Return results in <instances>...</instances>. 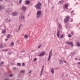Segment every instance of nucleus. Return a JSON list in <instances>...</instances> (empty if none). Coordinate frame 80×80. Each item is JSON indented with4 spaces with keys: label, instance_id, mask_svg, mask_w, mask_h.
<instances>
[{
    "label": "nucleus",
    "instance_id": "a18cd8bd",
    "mask_svg": "<svg viewBox=\"0 0 80 80\" xmlns=\"http://www.w3.org/2000/svg\"><path fill=\"white\" fill-rule=\"evenodd\" d=\"M74 12V11H71V13H73Z\"/></svg>",
    "mask_w": 80,
    "mask_h": 80
},
{
    "label": "nucleus",
    "instance_id": "e433bc0d",
    "mask_svg": "<svg viewBox=\"0 0 80 80\" xmlns=\"http://www.w3.org/2000/svg\"><path fill=\"white\" fill-rule=\"evenodd\" d=\"M22 0H20L19 2V3H22Z\"/></svg>",
    "mask_w": 80,
    "mask_h": 80
},
{
    "label": "nucleus",
    "instance_id": "a211bd4d",
    "mask_svg": "<svg viewBox=\"0 0 80 80\" xmlns=\"http://www.w3.org/2000/svg\"><path fill=\"white\" fill-rule=\"evenodd\" d=\"M22 27V24H20V25L19 26L18 28V30L19 31L20 30V27Z\"/></svg>",
    "mask_w": 80,
    "mask_h": 80
},
{
    "label": "nucleus",
    "instance_id": "864d4df0",
    "mask_svg": "<svg viewBox=\"0 0 80 80\" xmlns=\"http://www.w3.org/2000/svg\"><path fill=\"white\" fill-rule=\"evenodd\" d=\"M77 58H75V59L76 60H77Z\"/></svg>",
    "mask_w": 80,
    "mask_h": 80
},
{
    "label": "nucleus",
    "instance_id": "5fc2aeb1",
    "mask_svg": "<svg viewBox=\"0 0 80 80\" xmlns=\"http://www.w3.org/2000/svg\"><path fill=\"white\" fill-rule=\"evenodd\" d=\"M3 0H0V2H3Z\"/></svg>",
    "mask_w": 80,
    "mask_h": 80
},
{
    "label": "nucleus",
    "instance_id": "79ce46f5",
    "mask_svg": "<svg viewBox=\"0 0 80 80\" xmlns=\"http://www.w3.org/2000/svg\"><path fill=\"white\" fill-rule=\"evenodd\" d=\"M8 22H11V20L10 19H9L8 20Z\"/></svg>",
    "mask_w": 80,
    "mask_h": 80
},
{
    "label": "nucleus",
    "instance_id": "c756f323",
    "mask_svg": "<svg viewBox=\"0 0 80 80\" xmlns=\"http://www.w3.org/2000/svg\"><path fill=\"white\" fill-rule=\"evenodd\" d=\"M59 3H60V4H62L63 3V1H61L59 2Z\"/></svg>",
    "mask_w": 80,
    "mask_h": 80
},
{
    "label": "nucleus",
    "instance_id": "2eb2a0df",
    "mask_svg": "<svg viewBox=\"0 0 80 80\" xmlns=\"http://www.w3.org/2000/svg\"><path fill=\"white\" fill-rule=\"evenodd\" d=\"M43 68L41 69V71L40 72V77H41L42 75V73H43Z\"/></svg>",
    "mask_w": 80,
    "mask_h": 80
},
{
    "label": "nucleus",
    "instance_id": "393cba45",
    "mask_svg": "<svg viewBox=\"0 0 80 80\" xmlns=\"http://www.w3.org/2000/svg\"><path fill=\"white\" fill-rule=\"evenodd\" d=\"M18 66H19V67L21 66V63H17Z\"/></svg>",
    "mask_w": 80,
    "mask_h": 80
},
{
    "label": "nucleus",
    "instance_id": "4c0bfd02",
    "mask_svg": "<svg viewBox=\"0 0 80 80\" xmlns=\"http://www.w3.org/2000/svg\"><path fill=\"white\" fill-rule=\"evenodd\" d=\"M25 52V50H23L22 51H21V53H23V52Z\"/></svg>",
    "mask_w": 80,
    "mask_h": 80
},
{
    "label": "nucleus",
    "instance_id": "58836bf2",
    "mask_svg": "<svg viewBox=\"0 0 80 80\" xmlns=\"http://www.w3.org/2000/svg\"><path fill=\"white\" fill-rule=\"evenodd\" d=\"M22 66H25V63H22Z\"/></svg>",
    "mask_w": 80,
    "mask_h": 80
},
{
    "label": "nucleus",
    "instance_id": "72a5a7b5",
    "mask_svg": "<svg viewBox=\"0 0 80 80\" xmlns=\"http://www.w3.org/2000/svg\"><path fill=\"white\" fill-rule=\"evenodd\" d=\"M9 76L10 77H13V74H10L9 75Z\"/></svg>",
    "mask_w": 80,
    "mask_h": 80
},
{
    "label": "nucleus",
    "instance_id": "9d476101",
    "mask_svg": "<svg viewBox=\"0 0 80 80\" xmlns=\"http://www.w3.org/2000/svg\"><path fill=\"white\" fill-rule=\"evenodd\" d=\"M25 3L26 5H28L30 3V2L29 1H27L25 2Z\"/></svg>",
    "mask_w": 80,
    "mask_h": 80
},
{
    "label": "nucleus",
    "instance_id": "bf43d9fd",
    "mask_svg": "<svg viewBox=\"0 0 80 80\" xmlns=\"http://www.w3.org/2000/svg\"><path fill=\"white\" fill-rule=\"evenodd\" d=\"M29 14H28V17H29Z\"/></svg>",
    "mask_w": 80,
    "mask_h": 80
},
{
    "label": "nucleus",
    "instance_id": "c9c22d12",
    "mask_svg": "<svg viewBox=\"0 0 80 80\" xmlns=\"http://www.w3.org/2000/svg\"><path fill=\"white\" fill-rule=\"evenodd\" d=\"M41 46H42V44L40 45L38 47V48H40L41 47Z\"/></svg>",
    "mask_w": 80,
    "mask_h": 80
},
{
    "label": "nucleus",
    "instance_id": "6e6552de",
    "mask_svg": "<svg viewBox=\"0 0 80 80\" xmlns=\"http://www.w3.org/2000/svg\"><path fill=\"white\" fill-rule=\"evenodd\" d=\"M69 6V4L68 3H67L66 4H65L64 5V8H65L66 9L68 7V6Z\"/></svg>",
    "mask_w": 80,
    "mask_h": 80
},
{
    "label": "nucleus",
    "instance_id": "7c9ffc66",
    "mask_svg": "<svg viewBox=\"0 0 80 80\" xmlns=\"http://www.w3.org/2000/svg\"><path fill=\"white\" fill-rule=\"evenodd\" d=\"M10 37V35L9 34H8L7 36V38H9Z\"/></svg>",
    "mask_w": 80,
    "mask_h": 80
},
{
    "label": "nucleus",
    "instance_id": "8fccbe9b",
    "mask_svg": "<svg viewBox=\"0 0 80 80\" xmlns=\"http://www.w3.org/2000/svg\"><path fill=\"white\" fill-rule=\"evenodd\" d=\"M44 67V65H42V68L43 69V68Z\"/></svg>",
    "mask_w": 80,
    "mask_h": 80
},
{
    "label": "nucleus",
    "instance_id": "052dcab7",
    "mask_svg": "<svg viewBox=\"0 0 80 80\" xmlns=\"http://www.w3.org/2000/svg\"><path fill=\"white\" fill-rule=\"evenodd\" d=\"M17 32H18V31H17Z\"/></svg>",
    "mask_w": 80,
    "mask_h": 80
},
{
    "label": "nucleus",
    "instance_id": "13d9d810",
    "mask_svg": "<svg viewBox=\"0 0 80 80\" xmlns=\"http://www.w3.org/2000/svg\"><path fill=\"white\" fill-rule=\"evenodd\" d=\"M67 8V10H68V8Z\"/></svg>",
    "mask_w": 80,
    "mask_h": 80
},
{
    "label": "nucleus",
    "instance_id": "bb28decb",
    "mask_svg": "<svg viewBox=\"0 0 80 80\" xmlns=\"http://www.w3.org/2000/svg\"><path fill=\"white\" fill-rule=\"evenodd\" d=\"M24 37L26 38H28V35H25L24 36Z\"/></svg>",
    "mask_w": 80,
    "mask_h": 80
},
{
    "label": "nucleus",
    "instance_id": "0eeeda50",
    "mask_svg": "<svg viewBox=\"0 0 80 80\" xmlns=\"http://www.w3.org/2000/svg\"><path fill=\"white\" fill-rule=\"evenodd\" d=\"M66 43H67L68 45H71L72 47H73V43L72 42H66Z\"/></svg>",
    "mask_w": 80,
    "mask_h": 80
},
{
    "label": "nucleus",
    "instance_id": "6ab92c4d",
    "mask_svg": "<svg viewBox=\"0 0 80 80\" xmlns=\"http://www.w3.org/2000/svg\"><path fill=\"white\" fill-rule=\"evenodd\" d=\"M59 63L60 64H61V63H63V61H62V60L61 59L59 60Z\"/></svg>",
    "mask_w": 80,
    "mask_h": 80
},
{
    "label": "nucleus",
    "instance_id": "2f4dec72",
    "mask_svg": "<svg viewBox=\"0 0 80 80\" xmlns=\"http://www.w3.org/2000/svg\"><path fill=\"white\" fill-rule=\"evenodd\" d=\"M37 58H35L34 59H33V60L34 61H37Z\"/></svg>",
    "mask_w": 80,
    "mask_h": 80
},
{
    "label": "nucleus",
    "instance_id": "f03ea898",
    "mask_svg": "<svg viewBox=\"0 0 80 80\" xmlns=\"http://www.w3.org/2000/svg\"><path fill=\"white\" fill-rule=\"evenodd\" d=\"M36 15L37 18H40V17H41V15H42V11L41 10H39L38 11L36 14Z\"/></svg>",
    "mask_w": 80,
    "mask_h": 80
},
{
    "label": "nucleus",
    "instance_id": "49530a36",
    "mask_svg": "<svg viewBox=\"0 0 80 80\" xmlns=\"http://www.w3.org/2000/svg\"><path fill=\"white\" fill-rule=\"evenodd\" d=\"M5 21L7 22V21H8V19L7 18L5 20Z\"/></svg>",
    "mask_w": 80,
    "mask_h": 80
},
{
    "label": "nucleus",
    "instance_id": "c85d7f7f",
    "mask_svg": "<svg viewBox=\"0 0 80 80\" xmlns=\"http://www.w3.org/2000/svg\"><path fill=\"white\" fill-rule=\"evenodd\" d=\"M3 63H4L3 62H2L1 63H0V66L2 65V64H3Z\"/></svg>",
    "mask_w": 80,
    "mask_h": 80
},
{
    "label": "nucleus",
    "instance_id": "7ed1b4c3",
    "mask_svg": "<svg viewBox=\"0 0 80 80\" xmlns=\"http://www.w3.org/2000/svg\"><path fill=\"white\" fill-rule=\"evenodd\" d=\"M70 18V17L69 16H66L65 17V18L64 19V23H67L68 21H69V20Z\"/></svg>",
    "mask_w": 80,
    "mask_h": 80
},
{
    "label": "nucleus",
    "instance_id": "a878e982",
    "mask_svg": "<svg viewBox=\"0 0 80 80\" xmlns=\"http://www.w3.org/2000/svg\"><path fill=\"white\" fill-rule=\"evenodd\" d=\"M13 45H14V43L11 42V46H13Z\"/></svg>",
    "mask_w": 80,
    "mask_h": 80
},
{
    "label": "nucleus",
    "instance_id": "39448f33",
    "mask_svg": "<svg viewBox=\"0 0 80 80\" xmlns=\"http://www.w3.org/2000/svg\"><path fill=\"white\" fill-rule=\"evenodd\" d=\"M46 52L44 51L42 52L41 53L39 54L38 56V57H43L45 55Z\"/></svg>",
    "mask_w": 80,
    "mask_h": 80
},
{
    "label": "nucleus",
    "instance_id": "9b49d317",
    "mask_svg": "<svg viewBox=\"0 0 80 80\" xmlns=\"http://www.w3.org/2000/svg\"><path fill=\"white\" fill-rule=\"evenodd\" d=\"M12 16H16V15H17V12H13L12 13Z\"/></svg>",
    "mask_w": 80,
    "mask_h": 80
},
{
    "label": "nucleus",
    "instance_id": "5701e85b",
    "mask_svg": "<svg viewBox=\"0 0 80 80\" xmlns=\"http://www.w3.org/2000/svg\"><path fill=\"white\" fill-rule=\"evenodd\" d=\"M11 12V11L10 10V9H8V10H7V12Z\"/></svg>",
    "mask_w": 80,
    "mask_h": 80
},
{
    "label": "nucleus",
    "instance_id": "4be33fe9",
    "mask_svg": "<svg viewBox=\"0 0 80 80\" xmlns=\"http://www.w3.org/2000/svg\"><path fill=\"white\" fill-rule=\"evenodd\" d=\"M20 73H25V70H21L20 72Z\"/></svg>",
    "mask_w": 80,
    "mask_h": 80
},
{
    "label": "nucleus",
    "instance_id": "412c9836",
    "mask_svg": "<svg viewBox=\"0 0 80 80\" xmlns=\"http://www.w3.org/2000/svg\"><path fill=\"white\" fill-rule=\"evenodd\" d=\"M59 28H60V29H62V25L59 24Z\"/></svg>",
    "mask_w": 80,
    "mask_h": 80
},
{
    "label": "nucleus",
    "instance_id": "20e7f679",
    "mask_svg": "<svg viewBox=\"0 0 80 80\" xmlns=\"http://www.w3.org/2000/svg\"><path fill=\"white\" fill-rule=\"evenodd\" d=\"M52 55V50H51L49 53V57L48 58V61H49L50 60V58L51 57V56Z\"/></svg>",
    "mask_w": 80,
    "mask_h": 80
},
{
    "label": "nucleus",
    "instance_id": "aec40b11",
    "mask_svg": "<svg viewBox=\"0 0 80 80\" xmlns=\"http://www.w3.org/2000/svg\"><path fill=\"white\" fill-rule=\"evenodd\" d=\"M21 17V19H22V20H24V19H25V18H24V16H22Z\"/></svg>",
    "mask_w": 80,
    "mask_h": 80
},
{
    "label": "nucleus",
    "instance_id": "f8f14e48",
    "mask_svg": "<svg viewBox=\"0 0 80 80\" xmlns=\"http://www.w3.org/2000/svg\"><path fill=\"white\" fill-rule=\"evenodd\" d=\"M60 31H58L57 32V35L58 38H59V36H60Z\"/></svg>",
    "mask_w": 80,
    "mask_h": 80
},
{
    "label": "nucleus",
    "instance_id": "473e14b6",
    "mask_svg": "<svg viewBox=\"0 0 80 80\" xmlns=\"http://www.w3.org/2000/svg\"><path fill=\"white\" fill-rule=\"evenodd\" d=\"M12 69L13 70H17V68H13Z\"/></svg>",
    "mask_w": 80,
    "mask_h": 80
},
{
    "label": "nucleus",
    "instance_id": "603ef678",
    "mask_svg": "<svg viewBox=\"0 0 80 80\" xmlns=\"http://www.w3.org/2000/svg\"><path fill=\"white\" fill-rule=\"evenodd\" d=\"M62 77H63V75H64V73H62Z\"/></svg>",
    "mask_w": 80,
    "mask_h": 80
},
{
    "label": "nucleus",
    "instance_id": "de8ad7c7",
    "mask_svg": "<svg viewBox=\"0 0 80 80\" xmlns=\"http://www.w3.org/2000/svg\"><path fill=\"white\" fill-rule=\"evenodd\" d=\"M64 62L65 63H67V62H66V61H65V60H64Z\"/></svg>",
    "mask_w": 80,
    "mask_h": 80
},
{
    "label": "nucleus",
    "instance_id": "ea45409f",
    "mask_svg": "<svg viewBox=\"0 0 80 80\" xmlns=\"http://www.w3.org/2000/svg\"><path fill=\"white\" fill-rule=\"evenodd\" d=\"M70 22H73V19L71 18V20H70Z\"/></svg>",
    "mask_w": 80,
    "mask_h": 80
},
{
    "label": "nucleus",
    "instance_id": "dca6fc26",
    "mask_svg": "<svg viewBox=\"0 0 80 80\" xmlns=\"http://www.w3.org/2000/svg\"><path fill=\"white\" fill-rule=\"evenodd\" d=\"M2 33H3V34H4V33H6V30H2Z\"/></svg>",
    "mask_w": 80,
    "mask_h": 80
},
{
    "label": "nucleus",
    "instance_id": "3c124183",
    "mask_svg": "<svg viewBox=\"0 0 80 80\" xmlns=\"http://www.w3.org/2000/svg\"><path fill=\"white\" fill-rule=\"evenodd\" d=\"M32 73V71H30V72H28V73Z\"/></svg>",
    "mask_w": 80,
    "mask_h": 80
},
{
    "label": "nucleus",
    "instance_id": "f257e3e1",
    "mask_svg": "<svg viewBox=\"0 0 80 80\" xmlns=\"http://www.w3.org/2000/svg\"><path fill=\"white\" fill-rule=\"evenodd\" d=\"M35 7L37 8V9L39 10H41L42 9V3L40 2H38V4L35 6Z\"/></svg>",
    "mask_w": 80,
    "mask_h": 80
},
{
    "label": "nucleus",
    "instance_id": "f704fd0d",
    "mask_svg": "<svg viewBox=\"0 0 80 80\" xmlns=\"http://www.w3.org/2000/svg\"><path fill=\"white\" fill-rule=\"evenodd\" d=\"M8 55H10L11 54V53H12L10 52H8Z\"/></svg>",
    "mask_w": 80,
    "mask_h": 80
},
{
    "label": "nucleus",
    "instance_id": "4468645a",
    "mask_svg": "<svg viewBox=\"0 0 80 80\" xmlns=\"http://www.w3.org/2000/svg\"><path fill=\"white\" fill-rule=\"evenodd\" d=\"M51 72L52 74L55 73V71L54 70V69H52L51 70Z\"/></svg>",
    "mask_w": 80,
    "mask_h": 80
},
{
    "label": "nucleus",
    "instance_id": "f3484780",
    "mask_svg": "<svg viewBox=\"0 0 80 80\" xmlns=\"http://www.w3.org/2000/svg\"><path fill=\"white\" fill-rule=\"evenodd\" d=\"M65 37V36L63 34H62L60 36V38H63L64 37Z\"/></svg>",
    "mask_w": 80,
    "mask_h": 80
},
{
    "label": "nucleus",
    "instance_id": "4d7b16f0",
    "mask_svg": "<svg viewBox=\"0 0 80 80\" xmlns=\"http://www.w3.org/2000/svg\"><path fill=\"white\" fill-rule=\"evenodd\" d=\"M3 51H4V52H5V49H3L2 50Z\"/></svg>",
    "mask_w": 80,
    "mask_h": 80
},
{
    "label": "nucleus",
    "instance_id": "ddd939ff",
    "mask_svg": "<svg viewBox=\"0 0 80 80\" xmlns=\"http://www.w3.org/2000/svg\"><path fill=\"white\" fill-rule=\"evenodd\" d=\"M76 45L77 46V47H80V44L79 42H76Z\"/></svg>",
    "mask_w": 80,
    "mask_h": 80
},
{
    "label": "nucleus",
    "instance_id": "a19ab883",
    "mask_svg": "<svg viewBox=\"0 0 80 80\" xmlns=\"http://www.w3.org/2000/svg\"><path fill=\"white\" fill-rule=\"evenodd\" d=\"M8 50L7 49H6V50H5V52H8Z\"/></svg>",
    "mask_w": 80,
    "mask_h": 80
},
{
    "label": "nucleus",
    "instance_id": "09e8293b",
    "mask_svg": "<svg viewBox=\"0 0 80 80\" xmlns=\"http://www.w3.org/2000/svg\"><path fill=\"white\" fill-rule=\"evenodd\" d=\"M5 80H9V79H8L7 78H6L5 79Z\"/></svg>",
    "mask_w": 80,
    "mask_h": 80
},
{
    "label": "nucleus",
    "instance_id": "cd10ccee",
    "mask_svg": "<svg viewBox=\"0 0 80 80\" xmlns=\"http://www.w3.org/2000/svg\"><path fill=\"white\" fill-rule=\"evenodd\" d=\"M68 37L69 38H70L71 37H72V35L69 34L68 35Z\"/></svg>",
    "mask_w": 80,
    "mask_h": 80
},
{
    "label": "nucleus",
    "instance_id": "6e6d98bb",
    "mask_svg": "<svg viewBox=\"0 0 80 80\" xmlns=\"http://www.w3.org/2000/svg\"><path fill=\"white\" fill-rule=\"evenodd\" d=\"M68 74H67V75H66V77H68Z\"/></svg>",
    "mask_w": 80,
    "mask_h": 80
},
{
    "label": "nucleus",
    "instance_id": "37998d69",
    "mask_svg": "<svg viewBox=\"0 0 80 80\" xmlns=\"http://www.w3.org/2000/svg\"><path fill=\"white\" fill-rule=\"evenodd\" d=\"M71 33H72V35H73V32L71 31Z\"/></svg>",
    "mask_w": 80,
    "mask_h": 80
},
{
    "label": "nucleus",
    "instance_id": "b1692460",
    "mask_svg": "<svg viewBox=\"0 0 80 80\" xmlns=\"http://www.w3.org/2000/svg\"><path fill=\"white\" fill-rule=\"evenodd\" d=\"M3 45L2 44H1L0 45V48H3Z\"/></svg>",
    "mask_w": 80,
    "mask_h": 80
},
{
    "label": "nucleus",
    "instance_id": "c03bdc74",
    "mask_svg": "<svg viewBox=\"0 0 80 80\" xmlns=\"http://www.w3.org/2000/svg\"><path fill=\"white\" fill-rule=\"evenodd\" d=\"M8 41V39H5V41H6V42H7V41Z\"/></svg>",
    "mask_w": 80,
    "mask_h": 80
},
{
    "label": "nucleus",
    "instance_id": "423d86ee",
    "mask_svg": "<svg viewBox=\"0 0 80 80\" xmlns=\"http://www.w3.org/2000/svg\"><path fill=\"white\" fill-rule=\"evenodd\" d=\"M21 8L24 12H25L27 10V7L25 6H22Z\"/></svg>",
    "mask_w": 80,
    "mask_h": 80
},
{
    "label": "nucleus",
    "instance_id": "1a4fd4ad",
    "mask_svg": "<svg viewBox=\"0 0 80 80\" xmlns=\"http://www.w3.org/2000/svg\"><path fill=\"white\" fill-rule=\"evenodd\" d=\"M4 9L5 8H4V7L1 5H0V10H4Z\"/></svg>",
    "mask_w": 80,
    "mask_h": 80
}]
</instances>
